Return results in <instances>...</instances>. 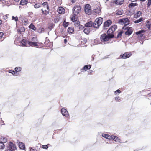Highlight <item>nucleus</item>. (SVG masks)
Listing matches in <instances>:
<instances>
[{"instance_id": "13d9d810", "label": "nucleus", "mask_w": 151, "mask_h": 151, "mask_svg": "<svg viewBox=\"0 0 151 151\" xmlns=\"http://www.w3.org/2000/svg\"><path fill=\"white\" fill-rule=\"evenodd\" d=\"M131 1V2H135L137 0H129Z\"/></svg>"}, {"instance_id": "1a4fd4ad", "label": "nucleus", "mask_w": 151, "mask_h": 151, "mask_svg": "<svg viewBox=\"0 0 151 151\" xmlns=\"http://www.w3.org/2000/svg\"><path fill=\"white\" fill-rule=\"evenodd\" d=\"M112 23V21L110 20H108L104 22L103 29H106V27H108Z\"/></svg>"}, {"instance_id": "a18cd8bd", "label": "nucleus", "mask_w": 151, "mask_h": 151, "mask_svg": "<svg viewBox=\"0 0 151 151\" xmlns=\"http://www.w3.org/2000/svg\"><path fill=\"white\" fill-rule=\"evenodd\" d=\"M34 7L35 8H39L40 6L39 4H36L34 5Z\"/></svg>"}, {"instance_id": "603ef678", "label": "nucleus", "mask_w": 151, "mask_h": 151, "mask_svg": "<svg viewBox=\"0 0 151 151\" xmlns=\"http://www.w3.org/2000/svg\"><path fill=\"white\" fill-rule=\"evenodd\" d=\"M9 16V15H6L3 16V18L4 19H6L8 18V16Z\"/></svg>"}, {"instance_id": "ddd939ff", "label": "nucleus", "mask_w": 151, "mask_h": 151, "mask_svg": "<svg viewBox=\"0 0 151 151\" xmlns=\"http://www.w3.org/2000/svg\"><path fill=\"white\" fill-rule=\"evenodd\" d=\"M123 10L121 9H118L114 13L115 15H121L123 14Z\"/></svg>"}, {"instance_id": "3c124183", "label": "nucleus", "mask_w": 151, "mask_h": 151, "mask_svg": "<svg viewBox=\"0 0 151 151\" xmlns=\"http://www.w3.org/2000/svg\"><path fill=\"white\" fill-rule=\"evenodd\" d=\"M120 98L119 96L116 97H115V100L116 101H119L120 100Z\"/></svg>"}, {"instance_id": "4d7b16f0", "label": "nucleus", "mask_w": 151, "mask_h": 151, "mask_svg": "<svg viewBox=\"0 0 151 151\" xmlns=\"http://www.w3.org/2000/svg\"><path fill=\"white\" fill-rule=\"evenodd\" d=\"M64 42L65 43V44L67 42V40L66 39H65L64 40Z\"/></svg>"}, {"instance_id": "f704fd0d", "label": "nucleus", "mask_w": 151, "mask_h": 151, "mask_svg": "<svg viewBox=\"0 0 151 151\" xmlns=\"http://www.w3.org/2000/svg\"><path fill=\"white\" fill-rule=\"evenodd\" d=\"M5 146L3 142H0V149H3L5 148Z\"/></svg>"}, {"instance_id": "bf43d9fd", "label": "nucleus", "mask_w": 151, "mask_h": 151, "mask_svg": "<svg viewBox=\"0 0 151 151\" xmlns=\"http://www.w3.org/2000/svg\"><path fill=\"white\" fill-rule=\"evenodd\" d=\"M81 26V27H79V29H80L81 28V29H82V28H83V26H82V25H81V26Z\"/></svg>"}, {"instance_id": "c03bdc74", "label": "nucleus", "mask_w": 151, "mask_h": 151, "mask_svg": "<svg viewBox=\"0 0 151 151\" xmlns=\"http://www.w3.org/2000/svg\"><path fill=\"white\" fill-rule=\"evenodd\" d=\"M146 26L148 29H150V25L149 21H148L147 22V24L146 25Z\"/></svg>"}, {"instance_id": "58836bf2", "label": "nucleus", "mask_w": 151, "mask_h": 151, "mask_svg": "<svg viewBox=\"0 0 151 151\" xmlns=\"http://www.w3.org/2000/svg\"><path fill=\"white\" fill-rule=\"evenodd\" d=\"M21 68L20 67H16L15 68V70L17 72H19L21 71Z\"/></svg>"}, {"instance_id": "864d4df0", "label": "nucleus", "mask_w": 151, "mask_h": 151, "mask_svg": "<svg viewBox=\"0 0 151 151\" xmlns=\"http://www.w3.org/2000/svg\"><path fill=\"white\" fill-rule=\"evenodd\" d=\"M25 29L24 28H21L20 29V31L21 32H24L25 31Z\"/></svg>"}, {"instance_id": "4be33fe9", "label": "nucleus", "mask_w": 151, "mask_h": 151, "mask_svg": "<svg viewBox=\"0 0 151 151\" xmlns=\"http://www.w3.org/2000/svg\"><path fill=\"white\" fill-rule=\"evenodd\" d=\"M19 147L21 149L24 150L25 149L24 144L22 142H19Z\"/></svg>"}, {"instance_id": "7ed1b4c3", "label": "nucleus", "mask_w": 151, "mask_h": 151, "mask_svg": "<svg viewBox=\"0 0 151 151\" xmlns=\"http://www.w3.org/2000/svg\"><path fill=\"white\" fill-rule=\"evenodd\" d=\"M117 29V26L116 25H114L111 26L107 32V34L113 35V37L114 36L113 34V33Z\"/></svg>"}, {"instance_id": "6e6d98bb", "label": "nucleus", "mask_w": 151, "mask_h": 151, "mask_svg": "<svg viewBox=\"0 0 151 151\" xmlns=\"http://www.w3.org/2000/svg\"><path fill=\"white\" fill-rule=\"evenodd\" d=\"M30 151H36L35 150L33 149L32 148H31Z\"/></svg>"}, {"instance_id": "393cba45", "label": "nucleus", "mask_w": 151, "mask_h": 151, "mask_svg": "<svg viewBox=\"0 0 151 151\" xmlns=\"http://www.w3.org/2000/svg\"><path fill=\"white\" fill-rule=\"evenodd\" d=\"M91 68V66L90 65H87L85 66L83 69H82V70H85L86 71L87 69H89Z\"/></svg>"}, {"instance_id": "a211bd4d", "label": "nucleus", "mask_w": 151, "mask_h": 151, "mask_svg": "<svg viewBox=\"0 0 151 151\" xmlns=\"http://www.w3.org/2000/svg\"><path fill=\"white\" fill-rule=\"evenodd\" d=\"M43 8H45L46 9H49L48 4L47 2H44L42 4Z\"/></svg>"}, {"instance_id": "49530a36", "label": "nucleus", "mask_w": 151, "mask_h": 151, "mask_svg": "<svg viewBox=\"0 0 151 151\" xmlns=\"http://www.w3.org/2000/svg\"><path fill=\"white\" fill-rule=\"evenodd\" d=\"M32 41L35 42H37V40L36 37H33L32 39Z\"/></svg>"}, {"instance_id": "5701e85b", "label": "nucleus", "mask_w": 151, "mask_h": 151, "mask_svg": "<svg viewBox=\"0 0 151 151\" xmlns=\"http://www.w3.org/2000/svg\"><path fill=\"white\" fill-rule=\"evenodd\" d=\"M85 26L86 27L88 28L91 27L92 26H93V22L92 21H90L88 23H86L85 24Z\"/></svg>"}, {"instance_id": "4468645a", "label": "nucleus", "mask_w": 151, "mask_h": 151, "mask_svg": "<svg viewBox=\"0 0 151 151\" xmlns=\"http://www.w3.org/2000/svg\"><path fill=\"white\" fill-rule=\"evenodd\" d=\"M93 12L95 13V14H101V9L99 7L94 9L93 10Z\"/></svg>"}, {"instance_id": "bb28decb", "label": "nucleus", "mask_w": 151, "mask_h": 151, "mask_svg": "<svg viewBox=\"0 0 151 151\" xmlns=\"http://www.w3.org/2000/svg\"><path fill=\"white\" fill-rule=\"evenodd\" d=\"M77 14H74L73 15L72 17H71V20L73 22L76 20H77L76 15Z\"/></svg>"}, {"instance_id": "a19ab883", "label": "nucleus", "mask_w": 151, "mask_h": 151, "mask_svg": "<svg viewBox=\"0 0 151 151\" xmlns=\"http://www.w3.org/2000/svg\"><path fill=\"white\" fill-rule=\"evenodd\" d=\"M120 93H121L120 91L118 89L115 91L114 93L115 95H117L118 94H119Z\"/></svg>"}, {"instance_id": "2eb2a0df", "label": "nucleus", "mask_w": 151, "mask_h": 151, "mask_svg": "<svg viewBox=\"0 0 151 151\" xmlns=\"http://www.w3.org/2000/svg\"><path fill=\"white\" fill-rule=\"evenodd\" d=\"M111 139L114 140L116 142H120V140L119 139H118L117 137L114 136H111Z\"/></svg>"}, {"instance_id": "6e6552de", "label": "nucleus", "mask_w": 151, "mask_h": 151, "mask_svg": "<svg viewBox=\"0 0 151 151\" xmlns=\"http://www.w3.org/2000/svg\"><path fill=\"white\" fill-rule=\"evenodd\" d=\"M132 55V54L130 52H127L125 53L122 55H121V57L123 59H126L129 58Z\"/></svg>"}, {"instance_id": "423d86ee", "label": "nucleus", "mask_w": 151, "mask_h": 151, "mask_svg": "<svg viewBox=\"0 0 151 151\" xmlns=\"http://www.w3.org/2000/svg\"><path fill=\"white\" fill-rule=\"evenodd\" d=\"M16 149V147L15 145L11 142H9L7 151H14Z\"/></svg>"}, {"instance_id": "ea45409f", "label": "nucleus", "mask_w": 151, "mask_h": 151, "mask_svg": "<svg viewBox=\"0 0 151 151\" xmlns=\"http://www.w3.org/2000/svg\"><path fill=\"white\" fill-rule=\"evenodd\" d=\"M44 29L43 28H40L38 29V32L39 33H41L44 32Z\"/></svg>"}, {"instance_id": "2f4dec72", "label": "nucleus", "mask_w": 151, "mask_h": 151, "mask_svg": "<svg viewBox=\"0 0 151 151\" xmlns=\"http://www.w3.org/2000/svg\"><path fill=\"white\" fill-rule=\"evenodd\" d=\"M0 139L2 141H3V143H6L7 141L6 138L4 137L1 136Z\"/></svg>"}, {"instance_id": "39448f33", "label": "nucleus", "mask_w": 151, "mask_h": 151, "mask_svg": "<svg viewBox=\"0 0 151 151\" xmlns=\"http://www.w3.org/2000/svg\"><path fill=\"white\" fill-rule=\"evenodd\" d=\"M85 13L88 14L90 15L91 13L92 10L90 5L89 4L86 5L84 9Z\"/></svg>"}, {"instance_id": "052dcab7", "label": "nucleus", "mask_w": 151, "mask_h": 151, "mask_svg": "<svg viewBox=\"0 0 151 151\" xmlns=\"http://www.w3.org/2000/svg\"><path fill=\"white\" fill-rule=\"evenodd\" d=\"M71 0V1L72 2H75V1L76 0Z\"/></svg>"}, {"instance_id": "f8f14e48", "label": "nucleus", "mask_w": 151, "mask_h": 151, "mask_svg": "<svg viewBox=\"0 0 151 151\" xmlns=\"http://www.w3.org/2000/svg\"><path fill=\"white\" fill-rule=\"evenodd\" d=\"M120 21L122 24H124L125 26H126V25L128 24L129 23V19L127 18L121 19Z\"/></svg>"}, {"instance_id": "7c9ffc66", "label": "nucleus", "mask_w": 151, "mask_h": 151, "mask_svg": "<svg viewBox=\"0 0 151 151\" xmlns=\"http://www.w3.org/2000/svg\"><path fill=\"white\" fill-rule=\"evenodd\" d=\"M137 5V3H132L130 4L128 6L129 8L132 7H134Z\"/></svg>"}, {"instance_id": "5fc2aeb1", "label": "nucleus", "mask_w": 151, "mask_h": 151, "mask_svg": "<svg viewBox=\"0 0 151 151\" xmlns=\"http://www.w3.org/2000/svg\"><path fill=\"white\" fill-rule=\"evenodd\" d=\"M83 41H82V42H83L84 43H86L87 42V40L86 38H84L83 40Z\"/></svg>"}, {"instance_id": "680f3d73", "label": "nucleus", "mask_w": 151, "mask_h": 151, "mask_svg": "<svg viewBox=\"0 0 151 151\" xmlns=\"http://www.w3.org/2000/svg\"><path fill=\"white\" fill-rule=\"evenodd\" d=\"M2 23V21L1 20H0V25Z\"/></svg>"}, {"instance_id": "9b49d317", "label": "nucleus", "mask_w": 151, "mask_h": 151, "mask_svg": "<svg viewBox=\"0 0 151 151\" xmlns=\"http://www.w3.org/2000/svg\"><path fill=\"white\" fill-rule=\"evenodd\" d=\"M61 112L62 114L66 117H68L69 114L67 111L65 109H61Z\"/></svg>"}, {"instance_id": "473e14b6", "label": "nucleus", "mask_w": 151, "mask_h": 151, "mask_svg": "<svg viewBox=\"0 0 151 151\" xmlns=\"http://www.w3.org/2000/svg\"><path fill=\"white\" fill-rule=\"evenodd\" d=\"M28 23V20L27 19H25L22 20V23L24 25H27Z\"/></svg>"}, {"instance_id": "8fccbe9b", "label": "nucleus", "mask_w": 151, "mask_h": 151, "mask_svg": "<svg viewBox=\"0 0 151 151\" xmlns=\"http://www.w3.org/2000/svg\"><path fill=\"white\" fill-rule=\"evenodd\" d=\"M4 35V33L2 32H0V39H1Z\"/></svg>"}, {"instance_id": "09e8293b", "label": "nucleus", "mask_w": 151, "mask_h": 151, "mask_svg": "<svg viewBox=\"0 0 151 151\" xmlns=\"http://www.w3.org/2000/svg\"><path fill=\"white\" fill-rule=\"evenodd\" d=\"M148 2L147 3V5L148 6H149L151 4V0H148Z\"/></svg>"}, {"instance_id": "a878e982", "label": "nucleus", "mask_w": 151, "mask_h": 151, "mask_svg": "<svg viewBox=\"0 0 151 151\" xmlns=\"http://www.w3.org/2000/svg\"><path fill=\"white\" fill-rule=\"evenodd\" d=\"M83 32L85 34H88L90 32V29L89 28L87 27L84 29Z\"/></svg>"}, {"instance_id": "e433bc0d", "label": "nucleus", "mask_w": 151, "mask_h": 151, "mask_svg": "<svg viewBox=\"0 0 151 151\" xmlns=\"http://www.w3.org/2000/svg\"><path fill=\"white\" fill-rule=\"evenodd\" d=\"M26 41L25 40L23 39L21 41V43L22 44V45L23 46H25L26 45Z\"/></svg>"}, {"instance_id": "f03ea898", "label": "nucleus", "mask_w": 151, "mask_h": 151, "mask_svg": "<svg viewBox=\"0 0 151 151\" xmlns=\"http://www.w3.org/2000/svg\"><path fill=\"white\" fill-rule=\"evenodd\" d=\"M113 37V36L112 35H107L105 34H102L100 37V39L102 41L106 42L108 41L109 39Z\"/></svg>"}, {"instance_id": "9d476101", "label": "nucleus", "mask_w": 151, "mask_h": 151, "mask_svg": "<svg viewBox=\"0 0 151 151\" xmlns=\"http://www.w3.org/2000/svg\"><path fill=\"white\" fill-rule=\"evenodd\" d=\"M144 32V30H142L138 32H137L136 34L138 35V37H141L142 39H143L145 38L143 34Z\"/></svg>"}, {"instance_id": "e2e57ef3", "label": "nucleus", "mask_w": 151, "mask_h": 151, "mask_svg": "<svg viewBox=\"0 0 151 151\" xmlns=\"http://www.w3.org/2000/svg\"><path fill=\"white\" fill-rule=\"evenodd\" d=\"M141 1H145V0H140Z\"/></svg>"}, {"instance_id": "0e129e2a", "label": "nucleus", "mask_w": 151, "mask_h": 151, "mask_svg": "<svg viewBox=\"0 0 151 151\" xmlns=\"http://www.w3.org/2000/svg\"><path fill=\"white\" fill-rule=\"evenodd\" d=\"M121 34H122V33H119V34H118V35H121Z\"/></svg>"}, {"instance_id": "20e7f679", "label": "nucleus", "mask_w": 151, "mask_h": 151, "mask_svg": "<svg viewBox=\"0 0 151 151\" xmlns=\"http://www.w3.org/2000/svg\"><path fill=\"white\" fill-rule=\"evenodd\" d=\"M123 29L127 30L125 32V34L129 36L132 32L133 31L132 28H130L124 26L123 28Z\"/></svg>"}, {"instance_id": "72a5a7b5", "label": "nucleus", "mask_w": 151, "mask_h": 151, "mask_svg": "<svg viewBox=\"0 0 151 151\" xmlns=\"http://www.w3.org/2000/svg\"><path fill=\"white\" fill-rule=\"evenodd\" d=\"M27 1L26 0H21L20 1V4L21 5H24L26 4Z\"/></svg>"}, {"instance_id": "4c0bfd02", "label": "nucleus", "mask_w": 151, "mask_h": 151, "mask_svg": "<svg viewBox=\"0 0 151 151\" xmlns=\"http://www.w3.org/2000/svg\"><path fill=\"white\" fill-rule=\"evenodd\" d=\"M143 20V19L142 18H140L139 19L135 20L134 21L135 23H137L140 22L142 21Z\"/></svg>"}, {"instance_id": "f257e3e1", "label": "nucleus", "mask_w": 151, "mask_h": 151, "mask_svg": "<svg viewBox=\"0 0 151 151\" xmlns=\"http://www.w3.org/2000/svg\"><path fill=\"white\" fill-rule=\"evenodd\" d=\"M103 19L101 17L96 18L95 20L93 26L94 28H98L101 25L103 22Z\"/></svg>"}, {"instance_id": "79ce46f5", "label": "nucleus", "mask_w": 151, "mask_h": 151, "mask_svg": "<svg viewBox=\"0 0 151 151\" xmlns=\"http://www.w3.org/2000/svg\"><path fill=\"white\" fill-rule=\"evenodd\" d=\"M68 25V22H66L65 21H64L63 23V26L64 27H67Z\"/></svg>"}, {"instance_id": "c85d7f7f", "label": "nucleus", "mask_w": 151, "mask_h": 151, "mask_svg": "<svg viewBox=\"0 0 151 151\" xmlns=\"http://www.w3.org/2000/svg\"><path fill=\"white\" fill-rule=\"evenodd\" d=\"M29 28L31 29L34 30H35L36 29V27L34 26V25L31 23L30 25L29 26Z\"/></svg>"}, {"instance_id": "6ab92c4d", "label": "nucleus", "mask_w": 151, "mask_h": 151, "mask_svg": "<svg viewBox=\"0 0 151 151\" xmlns=\"http://www.w3.org/2000/svg\"><path fill=\"white\" fill-rule=\"evenodd\" d=\"M123 0H116L115 3L118 5H121L123 2Z\"/></svg>"}, {"instance_id": "c756f323", "label": "nucleus", "mask_w": 151, "mask_h": 151, "mask_svg": "<svg viewBox=\"0 0 151 151\" xmlns=\"http://www.w3.org/2000/svg\"><path fill=\"white\" fill-rule=\"evenodd\" d=\"M75 26L76 27H78L80 26V22L79 21L76 20L73 22Z\"/></svg>"}, {"instance_id": "cd10ccee", "label": "nucleus", "mask_w": 151, "mask_h": 151, "mask_svg": "<svg viewBox=\"0 0 151 151\" xmlns=\"http://www.w3.org/2000/svg\"><path fill=\"white\" fill-rule=\"evenodd\" d=\"M67 31L69 33H72L74 31V29L73 27H70L68 28Z\"/></svg>"}, {"instance_id": "de8ad7c7", "label": "nucleus", "mask_w": 151, "mask_h": 151, "mask_svg": "<svg viewBox=\"0 0 151 151\" xmlns=\"http://www.w3.org/2000/svg\"><path fill=\"white\" fill-rule=\"evenodd\" d=\"M42 147L44 149H47L48 148V147L47 145H42Z\"/></svg>"}, {"instance_id": "37998d69", "label": "nucleus", "mask_w": 151, "mask_h": 151, "mask_svg": "<svg viewBox=\"0 0 151 151\" xmlns=\"http://www.w3.org/2000/svg\"><path fill=\"white\" fill-rule=\"evenodd\" d=\"M12 20H14L16 21H17L18 20V18L17 17H15L14 16H12Z\"/></svg>"}, {"instance_id": "dca6fc26", "label": "nucleus", "mask_w": 151, "mask_h": 151, "mask_svg": "<svg viewBox=\"0 0 151 151\" xmlns=\"http://www.w3.org/2000/svg\"><path fill=\"white\" fill-rule=\"evenodd\" d=\"M142 13L140 11H137V12L135 13L134 15V17L135 18H137L138 17H139L141 15Z\"/></svg>"}, {"instance_id": "0eeeda50", "label": "nucleus", "mask_w": 151, "mask_h": 151, "mask_svg": "<svg viewBox=\"0 0 151 151\" xmlns=\"http://www.w3.org/2000/svg\"><path fill=\"white\" fill-rule=\"evenodd\" d=\"M81 9V7L79 5L75 6L73 9V14H78L80 12Z\"/></svg>"}, {"instance_id": "f3484780", "label": "nucleus", "mask_w": 151, "mask_h": 151, "mask_svg": "<svg viewBox=\"0 0 151 151\" xmlns=\"http://www.w3.org/2000/svg\"><path fill=\"white\" fill-rule=\"evenodd\" d=\"M57 11L59 13L62 14L64 12V9L62 7H60L58 8Z\"/></svg>"}, {"instance_id": "c9c22d12", "label": "nucleus", "mask_w": 151, "mask_h": 151, "mask_svg": "<svg viewBox=\"0 0 151 151\" xmlns=\"http://www.w3.org/2000/svg\"><path fill=\"white\" fill-rule=\"evenodd\" d=\"M9 73H11L14 75L17 76L18 75V73H17L16 72L14 71H12L11 70L9 71Z\"/></svg>"}, {"instance_id": "aec40b11", "label": "nucleus", "mask_w": 151, "mask_h": 151, "mask_svg": "<svg viewBox=\"0 0 151 151\" xmlns=\"http://www.w3.org/2000/svg\"><path fill=\"white\" fill-rule=\"evenodd\" d=\"M37 42H32L28 41V44L30 46H38L37 45Z\"/></svg>"}, {"instance_id": "b1692460", "label": "nucleus", "mask_w": 151, "mask_h": 151, "mask_svg": "<svg viewBox=\"0 0 151 151\" xmlns=\"http://www.w3.org/2000/svg\"><path fill=\"white\" fill-rule=\"evenodd\" d=\"M102 136L105 138L108 139H111V136H110L107 134H102Z\"/></svg>"}, {"instance_id": "412c9836", "label": "nucleus", "mask_w": 151, "mask_h": 151, "mask_svg": "<svg viewBox=\"0 0 151 151\" xmlns=\"http://www.w3.org/2000/svg\"><path fill=\"white\" fill-rule=\"evenodd\" d=\"M42 13L45 15H47L49 13V10L46 9L45 8H42Z\"/></svg>"}]
</instances>
